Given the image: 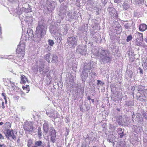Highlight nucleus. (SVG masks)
Returning <instances> with one entry per match:
<instances>
[{
  "label": "nucleus",
  "mask_w": 147,
  "mask_h": 147,
  "mask_svg": "<svg viewBox=\"0 0 147 147\" xmlns=\"http://www.w3.org/2000/svg\"><path fill=\"white\" fill-rule=\"evenodd\" d=\"M0 139L1 140H3L4 139V137L0 133Z\"/></svg>",
  "instance_id": "obj_58"
},
{
  "label": "nucleus",
  "mask_w": 147,
  "mask_h": 147,
  "mask_svg": "<svg viewBox=\"0 0 147 147\" xmlns=\"http://www.w3.org/2000/svg\"><path fill=\"white\" fill-rule=\"evenodd\" d=\"M21 80L20 82L21 84H24L26 82V81L27 80V79L26 77L24 75L21 76Z\"/></svg>",
  "instance_id": "obj_29"
},
{
  "label": "nucleus",
  "mask_w": 147,
  "mask_h": 147,
  "mask_svg": "<svg viewBox=\"0 0 147 147\" xmlns=\"http://www.w3.org/2000/svg\"><path fill=\"white\" fill-rule=\"evenodd\" d=\"M140 115L139 114H138L137 115L136 117L135 118L136 121L138 122H140L141 121L142 119V118L141 117Z\"/></svg>",
  "instance_id": "obj_35"
},
{
  "label": "nucleus",
  "mask_w": 147,
  "mask_h": 147,
  "mask_svg": "<svg viewBox=\"0 0 147 147\" xmlns=\"http://www.w3.org/2000/svg\"><path fill=\"white\" fill-rule=\"evenodd\" d=\"M93 133L92 132L90 133V134H89V135L88 136V138L90 140H91L93 138H94L92 140V141L93 142H94L96 140V138H95V137H94V136H93L92 137H91V136L92 135Z\"/></svg>",
  "instance_id": "obj_37"
},
{
  "label": "nucleus",
  "mask_w": 147,
  "mask_h": 147,
  "mask_svg": "<svg viewBox=\"0 0 147 147\" xmlns=\"http://www.w3.org/2000/svg\"><path fill=\"white\" fill-rule=\"evenodd\" d=\"M135 44L136 45L139 46V47H143L144 46V44H143L142 42L140 41H139L138 40H136Z\"/></svg>",
  "instance_id": "obj_36"
},
{
  "label": "nucleus",
  "mask_w": 147,
  "mask_h": 147,
  "mask_svg": "<svg viewBox=\"0 0 147 147\" xmlns=\"http://www.w3.org/2000/svg\"><path fill=\"white\" fill-rule=\"evenodd\" d=\"M47 30V24L45 20L41 19L38 21L36 27L34 40L38 43L46 35Z\"/></svg>",
  "instance_id": "obj_1"
},
{
  "label": "nucleus",
  "mask_w": 147,
  "mask_h": 147,
  "mask_svg": "<svg viewBox=\"0 0 147 147\" xmlns=\"http://www.w3.org/2000/svg\"><path fill=\"white\" fill-rule=\"evenodd\" d=\"M124 129L121 128H118L117 129V132L119 135L120 138H122L125 135L124 133Z\"/></svg>",
  "instance_id": "obj_21"
},
{
  "label": "nucleus",
  "mask_w": 147,
  "mask_h": 147,
  "mask_svg": "<svg viewBox=\"0 0 147 147\" xmlns=\"http://www.w3.org/2000/svg\"><path fill=\"white\" fill-rule=\"evenodd\" d=\"M123 8V10H127L129 8L130 5L129 4L124 2L122 5Z\"/></svg>",
  "instance_id": "obj_30"
},
{
  "label": "nucleus",
  "mask_w": 147,
  "mask_h": 147,
  "mask_svg": "<svg viewBox=\"0 0 147 147\" xmlns=\"http://www.w3.org/2000/svg\"><path fill=\"white\" fill-rule=\"evenodd\" d=\"M38 135L39 139L41 138V136H42V132L41 130V128L40 127H38Z\"/></svg>",
  "instance_id": "obj_34"
},
{
  "label": "nucleus",
  "mask_w": 147,
  "mask_h": 147,
  "mask_svg": "<svg viewBox=\"0 0 147 147\" xmlns=\"http://www.w3.org/2000/svg\"><path fill=\"white\" fill-rule=\"evenodd\" d=\"M114 1L115 3H119L121 2V0H114Z\"/></svg>",
  "instance_id": "obj_51"
},
{
  "label": "nucleus",
  "mask_w": 147,
  "mask_h": 147,
  "mask_svg": "<svg viewBox=\"0 0 147 147\" xmlns=\"http://www.w3.org/2000/svg\"><path fill=\"white\" fill-rule=\"evenodd\" d=\"M6 131L5 136L7 138L10 140L16 139V137L13 132L12 129H7Z\"/></svg>",
  "instance_id": "obj_8"
},
{
  "label": "nucleus",
  "mask_w": 147,
  "mask_h": 147,
  "mask_svg": "<svg viewBox=\"0 0 147 147\" xmlns=\"http://www.w3.org/2000/svg\"><path fill=\"white\" fill-rule=\"evenodd\" d=\"M80 110L81 111L84 112L86 111V109L84 107V106L82 105H80Z\"/></svg>",
  "instance_id": "obj_43"
},
{
  "label": "nucleus",
  "mask_w": 147,
  "mask_h": 147,
  "mask_svg": "<svg viewBox=\"0 0 147 147\" xmlns=\"http://www.w3.org/2000/svg\"><path fill=\"white\" fill-rule=\"evenodd\" d=\"M68 31V29L66 26H65L64 27H62L61 28H59V34L61 35H65Z\"/></svg>",
  "instance_id": "obj_15"
},
{
  "label": "nucleus",
  "mask_w": 147,
  "mask_h": 147,
  "mask_svg": "<svg viewBox=\"0 0 147 147\" xmlns=\"http://www.w3.org/2000/svg\"><path fill=\"white\" fill-rule=\"evenodd\" d=\"M143 92L144 93V92L145 93H146L147 94V89H146L145 90H144Z\"/></svg>",
  "instance_id": "obj_64"
},
{
  "label": "nucleus",
  "mask_w": 147,
  "mask_h": 147,
  "mask_svg": "<svg viewBox=\"0 0 147 147\" xmlns=\"http://www.w3.org/2000/svg\"><path fill=\"white\" fill-rule=\"evenodd\" d=\"M135 89V86H133L132 87L131 90L133 91V92H132L133 94V93L134 91V90Z\"/></svg>",
  "instance_id": "obj_56"
},
{
  "label": "nucleus",
  "mask_w": 147,
  "mask_h": 147,
  "mask_svg": "<svg viewBox=\"0 0 147 147\" xmlns=\"http://www.w3.org/2000/svg\"><path fill=\"white\" fill-rule=\"evenodd\" d=\"M11 3H13L15 2L17 0H8Z\"/></svg>",
  "instance_id": "obj_59"
},
{
  "label": "nucleus",
  "mask_w": 147,
  "mask_h": 147,
  "mask_svg": "<svg viewBox=\"0 0 147 147\" xmlns=\"http://www.w3.org/2000/svg\"><path fill=\"white\" fill-rule=\"evenodd\" d=\"M66 18L68 20L72 19L73 18L72 15V12L70 11H67L65 12Z\"/></svg>",
  "instance_id": "obj_25"
},
{
  "label": "nucleus",
  "mask_w": 147,
  "mask_h": 147,
  "mask_svg": "<svg viewBox=\"0 0 147 147\" xmlns=\"http://www.w3.org/2000/svg\"><path fill=\"white\" fill-rule=\"evenodd\" d=\"M44 144L41 141H35L34 143V145L32 146V147H44Z\"/></svg>",
  "instance_id": "obj_20"
},
{
  "label": "nucleus",
  "mask_w": 147,
  "mask_h": 147,
  "mask_svg": "<svg viewBox=\"0 0 147 147\" xmlns=\"http://www.w3.org/2000/svg\"><path fill=\"white\" fill-rule=\"evenodd\" d=\"M43 128L44 131L43 133L45 134V135H46L48 133L49 129V124L48 121L45 120L44 121Z\"/></svg>",
  "instance_id": "obj_14"
},
{
  "label": "nucleus",
  "mask_w": 147,
  "mask_h": 147,
  "mask_svg": "<svg viewBox=\"0 0 147 147\" xmlns=\"http://www.w3.org/2000/svg\"><path fill=\"white\" fill-rule=\"evenodd\" d=\"M55 38L57 39V42L59 43H60L61 42V40H60V38H59V36L58 37L56 36Z\"/></svg>",
  "instance_id": "obj_49"
},
{
  "label": "nucleus",
  "mask_w": 147,
  "mask_h": 147,
  "mask_svg": "<svg viewBox=\"0 0 147 147\" xmlns=\"http://www.w3.org/2000/svg\"><path fill=\"white\" fill-rule=\"evenodd\" d=\"M48 42L49 45L51 47L53 46L54 44L53 40L51 39H49L48 40Z\"/></svg>",
  "instance_id": "obj_41"
},
{
  "label": "nucleus",
  "mask_w": 147,
  "mask_h": 147,
  "mask_svg": "<svg viewBox=\"0 0 147 147\" xmlns=\"http://www.w3.org/2000/svg\"><path fill=\"white\" fill-rule=\"evenodd\" d=\"M94 2L91 0L89 1L87 3V5H88L90 8H93L94 7Z\"/></svg>",
  "instance_id": "obj_28"
},
{
  "label": "nucleus",
  "mask_w": 147,
  "mask_h": 147,
  "mask_svg": "<svg viewBox=\"0 0 147 147\" xmlns=\"http://www.w3.org/2000/svg\"><path fill=\"white\" fill-rule=\"evenodd\" d=\"M85 103L84 104V106L86 108V111H88L90 110V105L89 104H86V102H85Z\"/></svg>",
  "instance_id": "obj_44"
},
{
  "label": "nucleus",
  "mask_w": 147,
  "mask_h": 147,
  "mask_svg": "<svg viewBox=\"0 0 147 147\" xmlns=\"http://www.w3.org/2000/svg\"><path fill=\"white\" fill-rule=\"evenodd\" d=\"M77 15L78 16V18H79V16H80V17L81 18V15L80 13L78 12V13Z\"/></svg>",
  "instance_id": "obj_61"
},
{
  "label": "nucleus",
  "mask_w": 147,
  "mask_h": 147,
  "mask_svg": "<svg viewBox=\"0 0 147 147\" xmlns=\"http://www.w3.org/2000/svg\"><path fill=\"white\" fill-rule=\"evenodd\" d=\"M137 90L139 91H142L144 89V87L141 85H138L136 86Z\"/></svg>",
  "instance_id": "obj_39"
},
{
  "label": "nucleus",
  "mask_w": 147,
  "mask_h": 147,
  "mask_svg": "<svg viewBox=\"0 0 147 147\" xmlns=\"http://www.w3.org/2000/svg\"><path fill=\"white\" fill-rule=\"evenodd\" d=\"M28 89H29V88H27V87H26L25 89L27 90V93H28L29 92V90Z\"/></svg>",
  "instance_id": "obj_63"
},
{
  "label": "nucleus",
  "mask_w": 147,
  "mask_h": 147,
  "mask_svg": "<svg viewBox=\"0 0 147 147\" xmlns=\"http://www.w3.org/2000/svg\"><path fill=\"white\" fill-rule=\"evenodd\" d=\"M97 54L99 61L101 64H105L111 62L112 56L109 51L105 49L103 47H99Z\"/></svg>",
  "instance_id": "obj_2"
},
{
  "label": "nucleus",
  "mask_w": 147,
  "mask_h": 147,
  "mask_svg": "<svg viewBox=\"0 0 147 147\" xmlns=\"http://www.w3.org/2000/svg\"><path fill=\"white\" fill-rule=\"evenodd\" d=\"M107 141H109L110 142L113 143V145H114L115 143L116 142V137L113 134H110L109 136Z\"/></svg>",
  "instance_id": "obj_17"
},
{
  "label": "nucleus",
  "mask_w": 147,
  "mask_h": 147,
  "mask_svg": "<svg viewBox=\"0 0 147 147\" xmlns=\"http://www.w3.org/2000/svg\"><path fill=\"white\" fill-rule=\"evenodd\" d=\"M142 62L143 63L142 64V65L144 67H147V59L145 58L143 59Z\"/></svg>",
  "instance_id": "obj_38"
},
{
  "label": "nucleus",
  "mask_w": 147,
  "mask_h": 147,
  "mask_svg": "<svg viewBox=\"0 0 147 147\" xmlns=\"http://www.w3.org/2000/svg\"><path fill=\"white\" fill-rule=\"evenodd\" d=\"M55 3L54 2H50L48 1L47 3L48 5L47 7V9L48 11H51L53 10L55 8Z\"/></svg>",
  "instance_id": "obj_13"
},
{
  "label": "nucleus",
  "mask_w": 147,
  "mask_h": 147,
  "mask_svg": "<svg viewBox=\"0 0 147 147\" xmlns=\"http://www.w3.org/2000/svg\"><path fill=\"white\" fill-rule=\"evenodd\" d=\"M132 25L134 26L135 24H134L133 23H132L131 24L129 23H127L124 24V26L126 29H129L131 28V27Z\"/></svg>",
  "instance_id": "obj_31"
},
{
  "label": "nucleus",
  "mask_w": 147,
  "mask_h": 147,
  "mask_svg": "<svg viewBox=\"0 0 147 147\" xmlns=\"http://www.w3.org/2000/svg\"><path fill=\"white\" fill-rule=\"evenodd\" d=\"M138 70H140L139 72L140 73V74H143V70L141 69V68L139 67L138 68Z\"/></svg>",
  "instance_id": "obj_52"
},
{
  "label": "nucleus",
  "mask_w": 147,
  "mask_h": 147,
  "mask_svg": "<svg viewBox=\"0 0 147 147\" xmlns=\"http://www.w3.org/2000/svg\"><path fill=\"white\" fill-rule=\"evenodd\" d=\"M97 85H99L100 84L101 86H102L104 84V83L103 81H101L100 80H97Z\"/></svg>",
  "instance_id": "obj_45"
},
{
  "label": "nucleus",
  "mask_w": 147,
  "mask_h": 147,
  "mask_svg": "<svg viewBox=\"0 0 147 147\" xmlns=\"http://www.w3.org/2000/svg\"><path fill=\"white\" fill-rule=\"evenodd\" d=\"M58 60L57 56L55 54H53L51 56V63H56Z\"/></svg>",
  "instance_id": "obj_22"
},
{
  "label": "nucleus",
  "mask_w": 147,
  "mask_h": 147,
  "mask_svg": "<svg viewBox=\"0 0 147 147\" xmlns=\"http://www.w3.org/2000/svg\"><path fill=\"white\" fill-rule=\"evenodd\" d=\"M84 49L80 45L77 46L76 48V52L77 53L82 55H85L87 53V46L85 45Z\"/></svg>",
  "instance_id": "obj_6"
},
{
  "label": "nucleus",
  "mask_w": 147,
  "mask_h": 147,
  "mask_svg": "<svg viewBox=\"0 0 147 147\" xmlns=\"http://www.w3.org/2000/svg\"><path fill=\"white\" fill-rule=\"evenodd\" d=\"M136 40L143 41V34L139 32H136L135 34Z\"/></svg>",
  "instance_id": "obj_19"
},
{
  "label": "nucleus",
  "mask_w": 147,
  "mask_h": 147,
  "mask_svg": "<svg viewBox=\"0 0 147 147\" xmlns=\"http://www.w3.org/2000/svg\"><path fill=\"white\" fill-rule=\"evenodd\" d=\"M47 49L49 51H50L52 50V48L51 47L48 46V47H47Z\"/></svg>",
  "instance_id": "obj_62"
},
{
  "label": "nucleus",
  "mask_w": 147,
  "mask_h": 147,
  "mask_svg": "<svg viewBox=\"0 0 147 147\" xmlns=\"http://www.w3.org/2000/svg\"><path fill=\"white\" fill-rule=\"evenodd\" d=\"M24 7L21 8L20 9L21 11L26 13L32 11V7L28 4H26L24 5Z\"/></svg>",
  "instance_id": "obj_10"
},
{
  "label": "nucleus",
  "mask_w": 147,
  "mask_h": 147,
  "mask_svg": "<svg viewBox=\"0 0 147 147\" xmlns=\"http://www.w3.org/2000/svg\"><path fill=\"white\" fill-rule=\"evenodd\" d=\"M132 38V36L131 35H129L127 37L126 39V41L127 42H129V41L131 40Z\"/></svg>",
  "instance_id": "obj_46"
},
{
  "label": "nucleus",
  "mask_w": 147,
  "mask_h": 147,
  "mask_svg": "<svg viewBox=\"0 0 147 147\" xmlns=\"http://www.w3.org/2000/svg\"><path fill=\"white\" fill-rule=\"evenodd\" d=\"M59 27H54L50 30V32L52 35H57L59 33Z\"/></svg>",
  "instance_id": "obj_16"
},
{
  "label": "nucleus",
  "mask_w": 147,
  "mask_h": 147,
  "mask_svg": "<svg viewBox=\"0 0 147 147\" xmlns=\"http://www.w3.org/2000/svg\"><path fill=\"white\" fill-rule=\"evenodd\" d=\"M50 130H51V131L49 132V133L51 136V141L53 143H54L56 141V132L55 129H53V127L50 128Z\"/></svg>",
  "instance_id": "obj_11"
},
{
  "label": "nucleus",
  "mask_w": 147,
  "mask_h": 147,
  "mask_svg": "<svg viewBox=\"0 0 147 147\" xmlns=\"http://www.w3.org/2000/svg\"><path fill=\"white\" fill-rule=\"evenodd\" d=\"M32 143L31 141H29L28 142V144H27V146L28 147H30V145Z\"/></svg>",
  "instance_id": "obj_53"
},
{
  "label": "nucleus",
  "mask_w": 147,
  "mask_h": 147,
  "mask_svg": "<svg viewBox=\"0 0 147 147\" xmlns=\"http://www.w3.org/2000/svg\"><path fill=\"white\" fill-rule=\"evenodd\" d=\"M143 1L144 0H134L135 3L136 4H141Z\"/></svg>",
  "instance_id": "obj_42"
},
{
  "label": "nucleus",
  "mask_w": 147,
  "mask_h": 147,
  "mask_svg": "<svg viewBox=\"0 0 147 147\" xmlns=\"http://www.w3.org/2000/svg\"><path fill=\"white\" fill-rule=\"evenodd\" d=\"M34 35H33V31L30 29H28L27 32L26 34V40L31 39L33 37L34 38ZM34 39H33V40Z\"/></svg>",
  "instance_id": "obj_12"
},
{
  "label": "nucleus",
  "mask_w": 147,
  "mask_h": 147,
  "mask_svg": "<svg viewBox=\"0 0 147 147\" xmlns=\"http://www.w3.org/2000/svg\"><path fill=\"white\" fill-rule=\"evenodd\" d=\"M134 105V102L132 101L129 100L125 101L124 106L125 107H131V106H133Z\"/></svg>",
  "instance_id": "obj_24"
},
{
  "label": "nucleus",
  "mask_w": 147,
  "mask_h": 147,
  "mask_svg": "<svg viewBox=\"0 0 147 147\" xmlns=\"http://www.w3.org/2000/svg\"><path fill=\"white\" fill-rule=\"evenodd\" d=\"M25 45L24 44L18 46L16 50V52L19 55H18L19 57H22L24 56L25 54Z\"/></svg>",
  "instance_id": "obj_4"
},
{
  "label": "nucleus",
  "mask_w": 147,
  "mask_h": 147,
  "mask_svg": "<svg viewBox=\"0 0 147 147\" xmlns=\"http://www.w3.org/2000/svg\"><path fill=\"white\" fill-rule=\"evenodd\" d=\"M4 128L5 129V130L9 129L11 127V124L9 122H6L3 125Z\"/></svg>",
  "instance_id": "obj_33"
},
{
  "label": "nucleus",
  "mask_w": 147,
  "mask_h": 147,
  "mask_svg": "<svg viewBox=\"0 0 147 147\" xmlns=\"http://www.w3.org/2000/svg\"><path fill=\"white\" fill-rule=\"evenodd\" d=\"M94 63L93 61H90V62L88 63H86L85 64L83 69L87 70L88 72H89L90 70L92 71V70L93 69H92L94 68Z\"/></svg>",
  "instance_id": "obj_9"
},
{
  "label": "nucleus",
  "mask_w": 147,
  "mask_h": 147,
  "mask_svg": "<svg viewBox=\"0 0 147 147\" xmlns=\"http://www.w3.org/2000/svg\"><path fill=\"white\" fill-rule=\"evenodd\" d=\"M78 38L77 36H72L68 37L67 38L66 44L71 48H74L77 45Z\"/></svg>",
  "instance_id": "obj_3"
},
{
  "label": "nucleus",
  "mask_w": 147,
  "mask_h": 147,
  "mask_svg": "<svg viewBox=\"0 0 147 147\" xmlns=\"http://www.w3.org/2000/svg\"><path fill=\"white\" fill-rule=\"evenodd\" d=\"M48 115L51 117H55V116L54 115H53V113L52 112H51L50 114V115Z\"/></svg>",
  "instance_id": "obj_50"
},
{
  "label": "nucleus",
  "mask_w": 147,
  "mask_h": 147,
  "mask_svg": "<svg viewBox=\"0 0 147 147\" xmlns=\"http://www.w3.org/2000/svg\"><path fill=\"white\" fill-rule=\"evenodd\" d=\"M51 55V53H49L44 56V59L49 63H50V58Z\"/></svg>",
  "instance_id": "obj_27"
},
{
  "label": "nucleus",
  "mask_w": 147,
  "mask_h": 147,
  "mask_svg": "<svg viewBox=\"0 0 147 147\" xmlns=\"http://www.w3.org/2000/svg\"><path fill=\"white\" fill-rule=\"evenodd\" d=\"M6 145L5 144H0V147H6Z\"/></svg>",
  "instance_id": "obj_57"
},
{
  "label": "nucleus",
  "mask_w": 147,
  "mask_h": 147,
  "mask_svg": "<svg viewBox=\"0 0 147 147\" xmlns=\"http://www.w3.org/2000/svg\"><path fill=\"white\" fill-rule=\"evenodd\" d=\"M78 30H79L81 31L82 32H84V26H83L79 27L78 28Z\"/></svg>",
  "instance_id": "obj_48"
},
{
  "label": "nucleus",
  "mask_w": 147,
  "mask_h": 147,
  "mask_svg": "<svg viewBox=\"0 0 147 147\" xmlns=\"http://www.w3.org/2000/svg\"><path fill=\"white\" fill-rule=\"evenodd\" d=\"M86 144L85 143H83L82 144V147H86Z\"/></svg>",
  "instance_id": "obj_60"
},
{
  "label": "nucleus",
  "mask_w": 147,
  "mask_h": 147,
  "mask_svg": "<svg viewBox=\"0 0 147 147\" xmlns=\"http://www.w3.org/2000/svg\"><path fill=\"white\" fill-rule=\"evenodd\" d=\"M66 7L65 5H61L60 8V11L61 13H64L66 11Z\"/></svg>",
  "instance_id": "obj_32"
},
{
  "label": "nucleus",
  "mask_w": 147,
  "mask_h": 147,
  "mask_svg": "<svg viewBox=\"0 0 147 147\" xmlns=\"http://www.w3.org/2000/svg\"><path fill=\"white\" fill-rule=\"evenodd\" d=\"M139 29L140 31L143 32L147 29V26L144 24H142L139 26Z\"/></svg>",
  "instance_id": "obj_23"
},
{
  "label": "nucleus",
  "mask_w": 147,
  "mask_h": 147,
  "mask_svg": "<svg viewBox=\"0 0 147 147\" xmlns=\"http://www.w3.org/2000/svg\"><path fill=\"white\" fill-rule=\"evenodd\" d=\"M40 62H42V63H41V64L40 65L39 67V72L41 73V72H42L43 71V68L44 67L45 62H43V61H42L40 60Z\"/></svg>",
  "instance_id": "obj_26"
},
{
  "label": "nucleus",
  "mask_w": 147,
  "mask_h": 147,
  "mask_svg": "<svg viewBox=\"0 0 147 147\" xmlns=\"http://www.w3.org/2000/svg\"><path fill=\"white\" fill-rule=\"evenodd\" d=\"M49 70H45L44 71H43L42 72V74H47L48 73Z\"/></svg>",
  "instance_id": "obj_54"
},
{
  "label": "nucleus",
  "mask_w": 147,
  "mask_h": 147,
  "mask_svg": "<svg viewBox=\"0 0 147 147\" xmlns=\"http://www.w3.org/2000/svg\"><path fill=\"white\" fill-rule=\"evenodd\" d=\"M126 73H127V74L128 75V76L130 78H131L133 76V72L131 71H128L127 70Z\"/></svg>",
  "instance_id": "obj_40"
},
{
  "label": "nucleus",
  "mask_w": 147,
  "mask_h": 147,
  "mask_svg": "<svg viewBox=\"0 0 147 147\" xmlns=\"http://www.w3.org/2000/svg\"><path fill=\"white\" fill-rule=\"evenodd\" d=\"M103 5L105 6L107 2V0H100Z\"/></svg>",
  "instance_id": "obj_47"
},
{
  "label": "nucleus",
  "mask_w": 147,
  "mask_h": 147,
  "mask_svg": "<svg viewBox=\"0 0 147 147\" xmlns=\"http://www.w3.org/2000/svg\"><path fill=\"white\" fill-rule=\"evenodd\" d=\"M1 107L3 109H4L5 107L4 106V102H2V103H1Z\"/></svg>",
  "instance_id": "obj_55"
},
{
  "label": "nucleus",
  "mask_w": 147,
  "mask_h": 147,
  "mask_svg": "<svg viewBox=\"0 0 147 147\" xmlns=\"http://www.w3.org/2000/svg\"><path fill=\"white\" fill-rule=\"evenodd\" d=\"M23 128L25 131L29 133L33 132L34 127L32 124L28 122H25L23 126Z\"/></svg>",
  "instance_id": "obj_5"
},
{
  "label": "nucleus",
  "mask_w": 147,
  "mask_h": 147,
  "mask_svg": "<svg viewBox=\"0 0 147 147\" xmlns=\"http://www.w3.org/2000/svg\"><path fill=\"white\" fill-rule=\"evenodd\" d=\"M88 71L86 69H83L82 75V81L85 82L86 79L88 76Z\"/></svg>",
  "instance_id": "obj_18"
},
{
  "label": "nucleus",
  "mask_w": 147,
  "mask_h": 147,
  "mask_svg": "<svg viewBox=\"0 0 147 147\" xmlns=\"http://www.w3.org/2000/svg\"><path fill=\"white\" fill-rule=\"evenodd\" d=\"M107 10L109 13L111 17H113L114 19L117 18L118 17V13L115 8L109 7Z\"/></svg>",
  "instance_id": "obj_7"
}]
</instances>
